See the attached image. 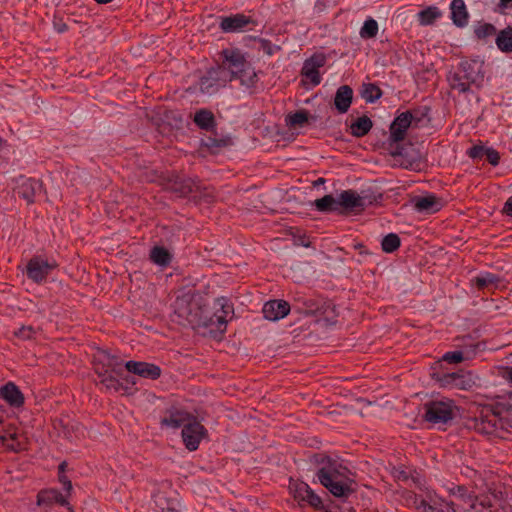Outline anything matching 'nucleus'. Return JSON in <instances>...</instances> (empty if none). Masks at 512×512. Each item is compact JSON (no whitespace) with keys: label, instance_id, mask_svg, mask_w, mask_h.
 <instances>
[{"label":"nucleus","instance_id":"nucleus-1","mask_svg":"<svg viewBox=\"0 0 512 512\" xmlns=\"http://www.w3.org/2000/svg\"><path fill=\"white\" fill-rule=\"evenodd\" d=\"M214 309L213 314L209 313L200 298H194L189 293L178 296L173 303L174 316L179 324L193 328L205 327L211 332L223 333L228 321L233 318V306L228 299L221 297L215 300Z\"/></svg>","mask_w":512,"mask_h":512},{"label":"nucleus","instance_id":"nucleus-2","mask_svg":"<svg viewBox=\"0 0 512 512\" xmlns=\"http://www.w3.org/2000/svg\"><path fill=\"white\" fill-rule=\"evenodd\" d=\"M318 465L317 478L319 482L335 497L347 498L352 492L353 480L350 471L338 460L323 454L313 457Z\"/></svg>","mask_w":512,"mask_h":512},{"label":"nucleus","instance_id":"nucleus-3","mask_svg":"<svg viewBox=\"0 0 512 512\" xmlns=\"http://www.w3.org/2000/svg\"><path fill=\"white\" fill-rule=\"evenodd\" d=\"M226 82L238 79L247 89L254 88L258 81L257 73L238 49H226L222 52L221 64L217 66Z\"/></svg>","mask_w":512,"mask_h":512},{"label":"nucleus","instance_id":"nucleus-4","mask_svg":"<svg viewBox=\"0 0 512 512\" xmlns=\"http://www.w3.org/2000/svg\"><path fill=\"white\" fill-rule=\"evenodd\" d=\"M226 82L238 79L247 89L254 88L258 81L257 73L238 49H226L222 52L221 64L217 66Z\"/></svg>","mask_w":512,"mask_h":512},{"label":"nucleus","instance_id":"nucleus-5","mask_svg":"<svg viewBox=\"0 0 512 512\" xmlns=\"http://www.w3.org/2000/svg\"><path fill=\"white\" fill-rule=\"evenodd\" d=\"M484 76V61L474 58L462 61L455 72L449 73L447 81L451 89L465 93L471 86L480 87Z\"/></svg>","mask_w":512,"mask_h":512},{"label":"nucleus","instance_id":"nucleus-6","mask_svg":"<svg viewBox=\"0 0 512 512\" xmlns=\"http://www.w3.org/2000/svg\"><path fill=\"white\" fill-rule=\"evenodd\" d=\"M94 370L98 375L100 383L110 391L117 392L121 384L116 376L122 374V361L106 350H98L94 354Z\"/></svg>","mask_w":512,"mask_h":512},{"label":"nucleus","instance_id":"nucleus-7","mask_svg":"<svg viewBox=\"0 0 512 512\" xmlns=\"http://www.w3.org/2000/svg\"><path fill=\"white\" fill-rule=\"evenodd\" d=\"M458 413V408L450 399L431 401L425 405V419L433 425H445Z\"/></svg>","mask_w":512,"mask_h":512},{"label":"nucleus","instance_id":"nucleus-8","mask_svg":"<svg viewBox=\"0 0 512 512\" xmlns=\"http://www.w3.org/2000/svg\"><path fill=\"white\" fill-rule=\"evenodd\" d=\"M468 427L483 435L501 437V431L506 428V422L497 414L487 412L471 419Z\"/></svg>","mask_w":512,"mask_h":512},{"label":"nucleus","instance_id":"nucleus-9","mask_svg":"<svg viewBox=\"0 0 512 512\" xmlns=\"http://www.w3.org/2000/svg\"><path fill=\"white\" fill-rule=\"evenodd\" d=\"M479 378L471 371H460L454 373H445L437 377L441 387L455 388L460 390H471L477 386Z\"/></svg>","mask_w":512,"mask_h":512},{"label":"nucleus","instance_id":"nucleus-10","mask_svg":"<svg viewBox=\"0 0 512 512\" xmlns=\"http://www.w3.org/2000/svg\"><path fill=\"white\" fill-rule=\"evenodd\" d=\"M414 505L419 512H456L453 502L446 501L431 491L416 496Z\"/></svg>","mask_w":512,"mask_h":512},{"label":"nucleus","instance_id":"nucleus-11","mask_svg":"<svg viewBox=\"0 0 512 512\" xmlns=\"http://www.w3.org/2000/svg\"><path fill=\"white\" fill-rule=\"evenodd\" d=\"M420 117L416 113L403 112L392 122L390 126V139L393 142L404 140L406 131L410 126H417Z\"/></svg>","mask_w":512,"mask_h":512},{"label":"nucleus","instance_id":"nucleus-12","mask_svg":"<svg viewBox=\"0 0 512 512\" xmlns=\"http://www.w3.org/2000/svg\"><path fill=\"white\" fill-rule=\"evenodd\" d=\"M206 433L204 426L193 416L182 429V439L186 448L190 451L196 450Z\"/></svg>","mask_w":512,"mask_h":512},{"label":"nucleus","instance_id":"nucleus-13","mask_svg":"<svg viewBox=\"0 0 512 512\" xmlns=\"http://www.w3.org/2000/svg\"><path fill=\"white\" fill-rule=\"evenodd\" d=\"M57 263L42 257H33L27 264V276L36 283H41L55 269Z\"/></svg>","mask_w":512,"mask_h":512},{"label":"nucleus","instance_id":"nucleus-14","mask_svg":"<svg viewBox=\"0 0 512 512\" xmlns=\"http://www.w3.org/2000/svg\"><path fill=\"white\" fill-rule=\"evenodd\" d=\"M290 491L298 501L306 502L314 508L322 507L321 498L305 482L293 481L290 483Z\"/></svg>","mask_w":512,"mask_h":512},{"label":"nucleus","instance_id":"nucleus-15","mask_svg":"<svg viewBox=\"0 0 512 512\" xmlns=\"http://www.w3.org/2000/svg\"><path fill=\"white\" fill-rule=\"evenodd\" d=\"M337 203L339 213L361 211L365 206L364 198L354 190H344L338 194Z\"/></svg>","mask_w":512,"mask_h":512},{"label":"nucleus","instance_id":"nucleus-16","mask_svg":"<svg viewBox=\"0 0 512 512\" xmlns=\"http://www.w3.org/2000/svg\"><path fill=\"white\" fill-rule=\"evenodd\" d=\"M227 84L218 67L210 69L199 81V89L203 94L212 95Z\"/></svg>","mask_w":512,"mask_h":512},{"label":"nucleus","instance_id":"nucleus-17","mask_svg":"<svg viewBox=\"0 0 512 512\" xmlns=\"http://www.w3.org/2000/svg\"><path fill=\"white\" fill-rule=\"evenodd\" d=\"M326 58L322 54H316L307 59L302 67V75L308 79L314 86L321 82L319 68L324 66Z\"/></svg>","mask_w":512,"mask_h":512},{"label":"nucleus","instance_id":"nucleus-18","mask_svg":"<svg viewBox=\"0 0 512 512\" xmlns=\"http://www.w3.org/2000/svg\"><path fill=\"white\" fill-rule=\"evenodd\" d=\"M290 305L284 300L268 301L263 306L264 318L270 321H277L288 315Z\"/></svg>","mask_w":512,"mask_h":512},{"label":"nucleus","instance_id":"nucleus-19","mask_svg":"<svg viewBox=\"0 0 512 512\" xmlns=\"http://www.w3.org/2000/svg\"><path fill=\"white\" fill-rule=\"evenodd\" d=\"M41 190L42 184L39 180L22 177L19 180L16 193L28 203H32L34 201V197L39 194Z\"/></svg>","mask_w":512,"mask_h":512},{"label":"nucleus","instance_id":"nucleus-20","mask_svg":"<svg viewBox=\"0 0 512 512\" xmlns=\"http://www.w3.org/2000/svg\"><path fill=\"white\" fill-rule=\"evenodd\" d=\"M411 202L416 211L426 214L435 213L442 207L441 200L432 194L415 196Z\"/></svg>","mask_w":512,"mask_h":512},{"label":"nucleus","instance_id":"nucleus-21","mask_svg":"<svg viewBox=\"0 0 512 512\" xmlns=\"http://www.w3.org/2000/svg\"><path fill=\"white\" fill-rule=\"evenodd\" d=\"M125 367L129 372L148 379H156L161 374L158 366L146 362L128 361Z\"/></svg>","mask_w":512,"mask_h":512},{"label":"nucleus","instance_id":"nucleus-22","mask_svg":"<svg viewBox=\"0 0 512 512\" xmlns=\"http://www.w3.org/2000/svg\"><path fill=\"white\" fill-rule=\"evenodd\" d=\"M250 23V19L243 14H235L228 17H223L220 22V27L224 32L234 33L240 32L246 25Z\"/></svg>","mask_w":512,"mask_h":512},{"label":"nucleus","instance_id":"nucleus-23","mask_svg":"<svg viewBox=\"0 0 512 512\" xmlns=\"http://www.w3.org/2000/svg\"><path fill=\"white\" fill-rule=\"evenodd\" d=\"M193 416L188 412L182 410H171L168 415L161 420L163 426H167L173 429L182 428L191 421Z\"/></svg>","mask_w":512,"mask_h":512},{"label":"nucleus","instance_id":"nucleus-24","mask_svg":"<svg viewBox=\"0 0 512 512\" xmlns=\"http://www.w3.org/2000/svg\"><path fill=\"white\" fill-rule=\"evenodd\" d=\"M469 157L472 159H486L491 165L496 166L499 163V153L493 148L483 145H474L468 151Z\"/></svg>","mask_w":512,"mask_h":512},{"label":"nucleus","instance_id":"nucleus-25","mask_svg":"<svg viewBox=\"0 0 512 512\" xmlns=\"http://www.w3.org/2000/svg\"><path fill=\"white\" fill-rule=\"evenodd\" d=\"M0 395L8 404L14 407H20L24 403L22 392L12 382H8L1 387Z\"/></svg>","mask_w":512,"mask_h":512},{"label":"nucleus","instance_id":"nucleus-26","mask_svg":"<svg viewBox=\"0 0 512 512\" xmlns=\"http://www.w3.org/2000/svg\"><path fill=\"white\" fill-rule=\"evenodd\" d=\"M353 90L347 86H340L335 94L334 105L339 113H346L352 103Z\"/></svg>","mask_w":512,"mask_h":512},{"label":"nucleus","instance_id":"nucleus-27","mask_svg":"<svg viewBox=\"0 0 512 512\" xmlns=\"http://www.w3.org/2000/svg\"><path fill=\"white\" fill-rule=\"evenodd\" d=\"M451 19L458 27H464L468 24V12L463 0H452L450 4Z\"/></svg>","mask_w":512,"mask_h":512},{"label":"nucleus","instance_id":"nucleus-28","mask_svg":"<svg viewBox=\"0 0 512 512\" xmlns=\"http://www.w3.org/2000/svg\"><path fill=\"white\" fill-rule=\"evenodd\" d=\"M155 512H177L179 503L176 499L168 498L164 493H157L153 496Z\"/></svg>","mask_w":512,"mask_h":512},{"label":"nucleus","instance_id":"nucleus-29","mask_svg":"<svg viewBox=\"0 0 512 512\" xmlns=\"http://www.w3.org/2000/svg\"><path fill=\"white\" fill-rule=\"evenodd\" d=\"M0 444L12 451H18L22 448L20 435L14 428L0 432Z\"/></svg>","mask_w":512,"mask_h":512},{"label":"nucleus","instance_id":"nucleus-30","mask_svg":"<svg viewBox=\"0 0 512 512\" xmlns=\"http://www.w3.org/2000/svg\"><path fill=\"white\" fill-rule=\"evenodd\" d=\"M59 503L62 506L67 505V501L65 497L55 489L44 490L38 495V504H50V503Z\"/></svg>","mask_w":512,"mask_h":512},{"label":"nucleus","instance_id":"nucleus-31","mask_svg":"<svg viewBox=\"0 0 512 512\" xmlns=\"http://www.w3.org/2000/svg\"><path fill=\"white\" fill-rule=\"evenodd\" d=\"M373 123L367 116L359 117L350 126L351 134L355 137H363L371 130Z\"/></svg>","mask_w":512,"mask_h":512},{"label":"nucleus","instance_id":"nucleus-32","mask_svg":"<svg viewBox=\"0 0 512 512\" xmlns=\"http://www.w3.org/2000/svg\"><path fill=\"white\" fill-rule=\"evenodd\" d=\"M418 20L421 25L427 26L433 24L442 17V12L436 6H429L418 13Z\"/></svg>","mask_w":512,"mask_h":512},{"label":"nucleus","instance_id":"nucleus-33","mask_svg":"<svg viewBox=\"0 0 512 512\" xmlns=\"http://www.w3.org/2000/svg\"><path fill=\"white\" fill-rule=\"evenodd\" d=\"M315 207L320 212H338L337 195H325L314 202Z\"/></svg>","mask_w":512,"mask_h":512},{"label":"nucleus","instance_id":"nucleus-34","mask_svg":"<svg viewBox=\"0 0 512 512\" xmlns=\"http://www.w3.org/2000/svg\"><path fill=\"white\" fill-rule=\"evenodd\" d=\"M194 122L204 130H210L215 125L213 113L206 109H201L195 113Z\"/></svg>","mask_w":512,"mask_h":512},{"label":"nucleus","instance_id":"nucleus-35","mask_svg":"<svg viewBox=\"0 0 512 512\" xmlns=\"http://www.w3.org/2000/svg\"><path fill=\"white\" fill-rule=\"evenodd\" d=\"M496 45L502 52H512V27L508 26L498 33Z\"/></svg>","mask_w":512,"mask_h":512},{"label":"nucleus","instance_id":"nucleus-36","mask_svg":"<svg viewBox=\"0 0 512 512\" xmlns=\"http://www.w3.org/2000/svg\"><path fill=\"white\" fill-rule=\"evenodd\" d=\"M150 259L157 265L166 266L170 263L171 255L167 249L155 246L150 252Z\"/></svg>","mask_w":512,"mask_h":512},{"label":"nucleus","instance_id":"nucleus-37","mask_svg":"<svg viewBox=\"0 0 512 512\" xmlns=\"http://www.w3.org/2000/svg\"><path fill=\"white\" fill-rule=\"evenodd\" d=\"M499 278L492 273H482L473 279V283L480 289L497 287Z\"/></svg>","mask_w":512,"mask_h":512},{"label":"nucleus","instance_id":"nucleus-38","mask_svg":"<svg viewBox=\"0 0 512 512\" xmlns=\"http://www.w3.org/2000/svg\"><path fill=\"white\" fill-rule=\"evenodd\" d=\"M381 90L379 87L372 83L363 84L361 89V96L366 102L373 103L381 97Z\"/></svg>","mask_w":512,"mask_h":512},{"label":"nucleus","instance_id":"nucleus-39","mask_svg":"<svg viewBox=\"0 0 512 512\" xmlns=\"http://www.w3.org/2000/svg\"><path fill=\"white\" fill-rule=\"evenodd\" d=\"M472 351H452L443 355L442 360L448 363H459L473 357Z\"/></svg>","mask_w":512,"mask_h":512},{"label":"nucleus","instance_id":"nucleus-40","mask_svg":"<svg viewBox=\"0 0 512 512\" xmlns=\"http://www.w3.org/2000/svg\"><path fill=\"white\" fill-rule=\"evenodd\" d=\"M308 121V113L306 111H297L290 114L286 118L287 125L290 128L302 127Z\"/></svg>","mask_w":512,"mask_h":512},{"label":"nucleus","instance_id":"nucleus-41","mask_svg":"<svg viewBox=\"0 0 512 512\" xmlns=\"http://www.w3.org/2000/svg\"><path fill=\"white\" fill-rule=\"evenodd\" d=\"M378 33V23L373 18L367 19L360 29V36L363 39L374 38Z\"/></svg>","mask_w":512,"mask_h":512},{"label":"nucleus","instance_id":"nucleus-42","mask_svg":"<svg viewBox=\"0 0 512 512\" xmlns=\"http://www.w3.org/2000/svg\"><path fill=\"white\" fill-rule=\"evenodd\" d=\"M381 246L384 252L392 253L400 246V238L397 234L390 233L382 239Z\"/></svg>","mask_w":512,"mask_h":512},{"label":"nucleus","instance_id":"nucleus-43","mask_svg":"<svg viewBox=\"0 0 512 512\" xmlns=\"http://www.w3.org/2000/svg\"><path fill=\"white\" fill-rule=\"evenodd\" d=\"M496 33V28L494 25L485 23L482 25H479L475 29V34L479 39H486Z\"/></svg>","mask_w":512,"mask_h":512},{"label":"nucleus","instance_id":"nucleus-44","mask_svg":"<svg viewBox=\"0 0 512 512\" xmlns=\"http://www.w3.org/2000/svg\"><path fill=\"white\" fill-rule=\"evenodd\" d=\"M466 491L467 490L465 487L457 486L455 489L452 490V493L454 495H457V496L463 498L464 500L470 501L471 502L470 508L475 509L476 508V497H474L472 495H467Z\"/></svg>","mask_w":512,"mask_h":512},{"label":"nucleus","instance_id":"nucleus-45","mask_svg":"<svg viewBox=\"0 0 512 512\" xmlns=\"http://www.w3.org/2000/svg\"><path fill=\"white\" fill-rule=\"evenodd\" d=\"M35 331L31 326H23L18 331L15 332V335L21 339H31L34 335Z\"/></svg>","mask_w":512,"mask_h":512},{"label":"nucleus","instance_id":"nucleus-46","mask_svg":"<svg viewBox=\"0 0 512 512\" xmlns=\"http://www.w3.org/2000/svg\"><path fill=\"white\" fill-rule=\"evenodd\" d=\"M64 466H65V463H62L59 466V469H60L59 481L63 485L64 490L67 492H70V490L72 489V484H71V481L64 474H62V472L64 470Z\"/></svg>","mask_w":512,"mask_h":512},{"label":"nucleus","instance_id":"nucleus-47","mask_svg":"<svg viewBox=\"0 0 512 512\" xmlns=\"http://www.w3.org/2000/svg\"><path fill=\"white\" fill-rule=\"evenodd\" d=\"M393 475L397 480L407 481L409 479V472L402 467L394 468Z\"/></svg>","mask_w":512,"mask_h":512},{"label":"nucleus","instance_id":"nucleus-48","mask_svg":"<svg viewBox=\"0 0 512 512\" xmlns=\"http://www.w3.org/2000/svg\"><path fill=\"white\" fill-rule=\"evenodd\" d=\"M503 211L508 215L512 216V196L506 201Z\"/></svg>","mask_w":512,"mask_h":512},{"label":"nucleus","instance_id":"nucleus-49","mask_svg":"<svg viewBox=\"0 0 512 512\" xmlns=\"http://www.w3.org/2000/svg\"><path fill=\"white\" fill-rule=\"evenodd\" d=\"M503 377L510 380L512 382V367L508 368L504 374Z\"/></svg>","mask_w":512,"mask_h":512},{"label":"nucleus","instance_id":"nucleus-50","mask_svg":"<svg viewBox=\"0 0 512 512\" xmlns=\"http://www.w3.org/2000/svg\"><path fill=\"white\" fill-rule=\"evenodd\" d=\"M304 304L307 305L310 308V310H317L318 309V307H316L311 300H309L307 302H304Z\"/></svg>","mask_w":512,"mask_h":512},{"label":"nucleus","instance_id":"nucleus-51","mask_svg":"<svg viewBox=\"0 0 512 512\" xmlns=\"http://www.w3.org/2000/svg\"><path fill=\"white\" fill-rule=\"evenodd\" d=\"M480 506H482L483 508H487V507H490L491 506V503L490 501L488 500H482L480 503H479Z\"/></svg>","mask_w":512,"mask_h":512},{"label":"nucleus","instance_id":"nucleus-52","mask_svg":"<svg viewBox=\"0 0 512 512\" xmlns=\"http://www.w3.org/2000/svg\"><path fill=\"white\" fill-rule=\"evenodd\" d=\"M64 28H65V25L60 26V28L58 29V31H59V32H62V31H64Z\"/></svg>","mask_w":512,"mask_h":512},{"label":"nucleus","instance_id":"nucleus-53","mask_svg":"<svg viewBox=\"0 0 512 512\" xmlns=\"http://www.w3.org/2000/svg\"><path fill=\"white\" fill-rule=\"evenodd\" d=\"M64 28H65V25L60 26V28L58 29V31H59V32H62V31H64Z\"/></svg>","mask_w":512,"mask_h":512},{"label":"nucleus","instance_id":"nucleus-54","mask_svg":"<svg viewBox=\"0 0 512 512\" xmlns=\"http://www.w3.org/2000/svg\"><path fill=\"white\" fill-rule=\"evenodd\" d=\"M502 3L506 4V3H509L511 2L512 0H500Z\"/></svg>","mask_w":512,"mask_h":512},{"label":"nucleus","instance_id":"nucleus-55","mask_svg":"<svg viewBox=\"0 0 512 512\" xmlns=\"http://www.w3.org/2000/svg\"><path fill=\"white\" fill-rule=\"evenodd\" d=\"M318 182H319V183H322V182H324V180H323L322 178H320V179L318 180Z\"/></svg>","mask_w":512,"mask_h":512}]
</instances>
